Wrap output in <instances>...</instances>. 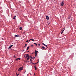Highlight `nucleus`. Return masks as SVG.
Segmentation results:
<instances>
[{
  "label": "nucleus",
  "instance_id": "f257e3e1",
  "mask_svg": "<svg viewBox=\"0 0 76 76\" xmlns=\"http://www.w3.org/2000/svg\"><path fill=\"white\" fill-rule=\"evenodd\" d=\"M26 58H27L28 60H29V54H26Z\"/></svg>",
  "mask_w": 76,
  "mask_h": 76
},
{
  "label": "nucleus",
  "instance_id": "f03ea898",
  "mask_svg": "<svg viewBox=\"0 0 76 76\" xmlns=\"http://www.w3.org/2000/svg\"><path fill=\"white\" fill-rule=\"evenodd\" d=\"M22 70H23V67H20L18 69V70L19 72H20V71H21Z\"/></svg>",
  "mask_w": 76,
  "mask_h": 76
},
{
  "label": "nucleus",
  "instance_id": "7ed1b4c3",
  "mask_svg": "<svg viewBox=\"0 0 76 76\" xmlns=\"http://www.w3.org/2000/svg\"><path fill=\"white\" fill-rule=\"evenodd\" d=\"M64 1H63L61 3V5L62 6H63V4H64Z\"/></svg>",
  "mask_w": 76,
  "mask_h": 76
},
{
  "label": "nucleus",
  "instance_id": "20e7f679",
  "mask_svg": "<svg viewBox=\"0 0 76 76\" xmlns=\"http://www.w3.org/2000/svg\"><path fill=\"white\" fill-rule=\"evenodd\" d=\"M12 47H13V45H10L8 48L9 50H10V48H11Z\"/></svg>",
  "mask_w": 76,
  "mask_h": 76
},
{
  "label": "nucleus",
  "instance_id": "39448f33",
  "mask_svg": "<svg viewBox=\"0 0 76 76\" xmlns=\"http://www.w3.org/2000/svg\"><path fill=\"white\" fill-rule=\"evenodd\" d=\"M35 54H37V53H38V51L36 50H35Z\"/></svg>",
  "mask_w": 76,
  "mask_h": 76
},
{
  "label": "nucleus",
  "instance_id": "423d86ee",
  "mask_svg": "<svg viewBox=\"0 0 76 76\" xmlns=\"http://www.w3.org/2000/svg\"><path fill=\"white\" fill-rule=\"evenodd\" d=\"M42 44L43 45H44V46H45V47H47L48 46L47 45H46L45 44H44V43H42Z\"/></svg>",
  "mask_w": 76,
  "mask_h": 76
},
{
  "label": "nucleus",
  "instance_id": "0eeeda50",
  "mask_svg": "<svg viewBox=\"0 0 76 76\" xmlns=\"http://www.w3.org/2000/svg\"><path fill=\"white\" fill-rule=\"evenodd\" d=\"M46 19L47 20H48L49 19V17L48 16H46Z\"/></svg>",
  "mask_w": 76,
  "mask_h": 76
},
{
  "label": "nucleus",
  "instance_id": "6e6552de",
  "mask_svg": "<svg viewBox=\"0 0 76 76\" xmlns=\"http://www.w3.org/2000/svg\"><path fill=\"white\" fill-rule=\"evenodd\" d=\"M18 60H20V58H17L16 59V60H17V61H18Z\"/></svg>",
  "mask_w": 76,
  "mask_h": 76
},
{
  "label": "nucleus",
  "instance_id": "1a4fd4ad",
  "mask_svg": "<svg viewBox=\"0 0 76 76\" xmlns=\"http://www.w3.org/2000/svg\"><path fill=\"white\" fill-rule=\"evenodd\" d=\"M31 41H35L34 40V39H30L29 41H31Z\"/></svg>",
  "mask_w": 76,
  "mask_h": 76
},
{
  "label": "nucleus",
  "instance_id": "9d476101",
  "mask_svg": "<svg viewBox=\"0 0 76 76\" xmlns=\"http://www.w3.org/2000/svg\"><path fill=\"white\" fill-rule=\"evenodd\" d=\"M15 18H16V16L15 15L13 18V19H15Z\"/></svg>",
  "mask_w": 76,
  "mask_h": 76
},
{
  "label": "nucleus",
  "instance_id": "9b49d317",
  "mask_svg": "<svg viewBox=\"0 0 76 76\" xmlns=\"http://www.w3.org/2000/svg\"><path fill=\"white\" fill-rule=\"evenodd\" d=\"M42 48L43 49H45V47L44 46H42Z\"/></svg>",
  "mask_w": 76,
  "mask_h": 76
},
{
  "label": "nucleus",
  "instance_id": "f8f14e48",
  "mask_svg": "<svg viewBox=\"0 0 76 76\" xmlns=\"http://www.w3.org/2000/svg\"><path fill=\"white\" fill-rule=\"evenodd\" d=\"M30 47H34V45H31Z\"/></svg>",
  "mask_w": 76,
  "mask_h": 76
},
{
  "label": "nucleus",
  "instance_id": "ddd939ff",
  "mask_svg": "<svg viewBox=\"0 0 76 76\" xmlns=\"http://www.w3.org/2000/svg\"><path fill=\"white\" fill-rule=\"evenodd\" d=\"M28 49H29V47H28L26 49V50H28Z\"/></svg>",
  "mask_w": 76,
  "mask_h": 76
},
{
  "label": "nucleus",
  "instance_id": "4468645a",
  "mask_svg": "<svg viewBox=\"0 0 76 76\" xmlns=\"http://www.w3.org/2000/svg\"><path fill=\"white\" fill-rule=\"evenodd\" d=\"M26 46H27V44H26L25 46L23 47H26Z\"/></svg>",
  "mask_w": 76,
  "mask_h": 76
},
{
  "label": "nucleus",
  "instance_id": "2eb2a0df",
  "mask_svg": "<svg viewBox=\"0 0 76 76\" xmlns=\"http://www.w3.org/2000/svg\"><path fill=\"white\" fill-rule=\"evenodd\" d=\"M22 29V27H20V30H21Z\"/></svg>",
  "mask_w": 76,
  "mask_h": 76
},
{
  "label": "nucleus",
  "instance_id": "dca6fc26",
  "mask_svg": "<svg viewBox=\"0 0 76 76\" xmlns=\"http://www.w3.org/2000/svg\"><path fill=\"white\" fill-rule=\"evenodd\" d=\"M15 37H19V36L16 35L15 36Z\"/></svg>",
  "mask_w": 76,
  "mask_h": 76
},
{
  "label": "nucleus",
  "instance_id": "f3484780",
  "mask_svg": "<svg viewBox=\"0 0 76 76\" xmlns=\"http://www.w3.org/2000/svg\"><path fill=\"white\" fill-rule=\"evenodd\" d=\"M34 44L36 45V46H37V43H34Z\"/></svg>",
  "mask_w": 76,
  "mask_h": 76
},
{
  "label": "nucleus",
  "instance_id": "a211bd4d",
  "mask_svg": "<svg viewBox=\"0 0 76 76\" xmlns=\"http://www.w3.org/2000/svg\"><path fill=\"white\" fill-rule=\"evenodd\" d=\"M35 57H37V53H35Z\"/></svg>",
  "mask_w": 76,
  "mask_h": 76
},
{
  "label": "nucleus",
  "instance_id": "6ab92c4d",
  "mask_svg": "<svg viewBox=\"0 0 76 76\" xmlns=\"http://www.w3.org/2000/svg\"><path fill=\"white\" fill-rule=\"evenodd\" d=\"M29 42V40H27L26 41V42Z\"/></svg>",
  "mask_w": 76,
  "mask_h": 76
},
{
  "label": "nucleus",
  "instance_id": "aec40b11",
  "mask_svg": "<svg viewBox=\"0 0 76 76\" xmlns=\"http://www.w3.org/2000/svg\"><path fill=\"white\" fill-rule=\"evenodd\" d=\"M30 58H31L32 59H33V58H32V56H30Z\"/></svg>",
  "mask_w": 76,
  "mask_h": 76
},
{
  "label": "nucleus",
  "instance_id": "412c9836",
  "mask_svg": "<svg viewBox=\"0 0 76 76\" xmlns=\"http://www.w3.org/2000/svg\"><path fill=\"white\" fill-rule=\"evenodd\" d=\"M14 58H16V56H14Z\"/></svg>",
  "mask_w": 76,
  "mask_h": 76
},
{
  "label": "nucleus",
  "instance_id": "4be33fe9",
  "mask_svg": "<svg viewBox=\"0 0 76 76\" xmlns=\"http://www.w3.org/2000/svg\"><path fill=\"white\" fill-rule=\"evenodd\" d=\"M19 74H18L17 75V76H19Z\"/></svg>",
  "mask_w": 76,
  "mask_h": 76
},
{
  "label": "nucleus",
  "instance_id": "5701e85b",
  "mask_svg": "<svg viewBox=\"0 0 76 76\" xmlns=\"http://www.w3.org/2000/svg\"><path fill=\"white\" fill-rule=\"evenodd\" d=\"M68 19H70V17H69V18H68Z\"/></svg>",
  "mask_w": 76,
  "mask_h": 76
},
{
  "label": "nucleus",
  "instance_id": "b1692460",
  "mask_svg": "<svg viewBox=\"0 0 76 76\" xmlns=\"http://www.w3.org/2000/svg\"><path fill=\"white\" fill-rule=\"evenodd\" d=\"M35 70H37V68H35Z\"/></svg>",
  "mask_w": 76,
  "mask_h": 76
},
{
  "label": "nucleus",
  "instance_id": "393cba45",
  "mask_svg": "<svg viewBox=\"0 0 76 76\" xmlns=\"http://www.w3.org/2000/svg\"><path fill=\"white\" fill-rule=\"evenodd\" d=\"M30 61H32V60H31V59H30Z\"/></svg>",
  "mask_w": 76,
  "mask_h": 76
},
{
  "label": "nucleus",
  "instance_id": "a878e982",
  "mask_svg": "<svg viewBox=\"0 0 76 76\" xmlns=\"http://www.w3.org/2000/svg\"><path fill=\"white\" fill-rule=\"evenodd\" d=\"M38 45L39 46H40V44H39Z\"/></svg>",
  "mask_w": 76,
  "mask_h": 76
},
{
  "label": "nucleus",
  "instance_id": "bb28decb",
  "mask_svg": "<svg viewBox=\"0 0 76 76\" xmlns=\"http://www.w3.org/2000/svg\"><path fill=\"white\" fill-rule=\"evenodd\" d=\"M34 68H36V66H34Z\"/></svg>",
  "mask_w": 76,
  "mask_h": 76
},
{
  "label": "nucleus",
  "instance_id": "cd10ccee",
  "mask_svg": "<svg viewBox=\"0 0 76 76\" xmlns=\"http://www.w3.org/2000/svg\"><path fill=\"white\" fill-rule=\"evenodd\" d=\"M63 31H64V30L62 31V33L63 32Z\"/></svg>",
  "mask_w": 76,
  "mask_h": 76
},
{
  "label": "nucleus",
  "instance_id": "c85d7f7f",
  "mask_svg": "<svg viewBox=\"0 0 76 76\" xmlns=\"http://www.w3.org/2000/svg\"><path fill=\"white\" fill-rule=\"evenodd\" d=\"M61 34H63L62 32H61Z\"/></svg>",
  "mask_w": 76,
  "mask_h": 76
},
{
  "label": "nucleus",
  "instance_id": "c756f323",
  "mask_svg": "<svg viewBox=\"0 0 76 76\" xmlns=\"http://www.w3.org/2000/svg\"><path fill=\"white\" fill-rule=\"evenodd\" d=\"M35 57H34V58L33 59H35Z\"/></svg>",
  "mask_w": 76,
  "mask_h": 76
},
{
  "label": "nucleus",
  "instance_id": "7c9ffc66",
  "mask_svg": "<svg viewBox=\"0 0 76 76\" xmlns=\"http://www.w3.org/2000/svg\"><path fill=\"white\" fill-rule=\"evenodd\" d=\"M25 55H26V54L24 55V57H25V56H26Z\"/></svg>",
  "mask_w": 76,
  "mask_h": 76
},
{
  "label": "nucleus",
  "instance_id": "2f4dec72",
  "mask_svg": "<svg viewBox=\"0 0 76 76\" xmlns=\"http://www.w3.org/2000/svg\"><path fill=\"white\" fill-rule=\"evenodd\" d=\"M23 34H24L25 33V32H23Z\"/></svg>",
  "mask_w": 76,
  "mask_h": 76
},
{
  "label": "nucleus",
  "instance_id": "473e14b6",
  "mask_svg": "<svg viewBox=\"0 0 76 76\" xmlns=\"http://www.w3.org/2000/svg\"><path fill=\"white\" fill-rule=\"evenodd\" d=\"M38 62H37V63H38Z\"/></svg>",
  "mask_w": 76,
  "mask_h": 76
},
{
  "label": "nucleus",
  "instance_id": "72a5a7b5",
  "mask_svg": "<svg viewBox=\"0 0 76 76\" xmlns=\"http://www.w3.org/2000/svg\"><path fill=\"white\" fill-rule=\"evenodd\" d=\"M34 75L35 76V74H34Z\"/></svg>",
  "mask_w": 76,
  "mask_h": 76
},
{
  "label": "nucleus",
  "instance_id": "f704fd0d",
  "mask_svg": "<svg viewBox=\"0 0 76 76\" xmlns=\"http://www.w3.org/2000/svg\"><path fill=\"white\" fill-rule=\"evenodd\" d=\"M16 75H17V73H16Z\"/></svg>",
  "mask_w": 76,
  "mask_h": 76
},
{
  "label": "nucleus",
  "instance_id": "c9c22d12",
  "mask_svg": "<svg viewBox=\"0 0 76 76\" xmlns=\"http://www.w3.org/2000/svg\"><path fill=\"white\" fill-rule=\"evenodd\" d=\"M29 52V51H28V52Z\"/></svg>",
  "mask_w": 76,
  "mask_h": 76
}]
</instances>
